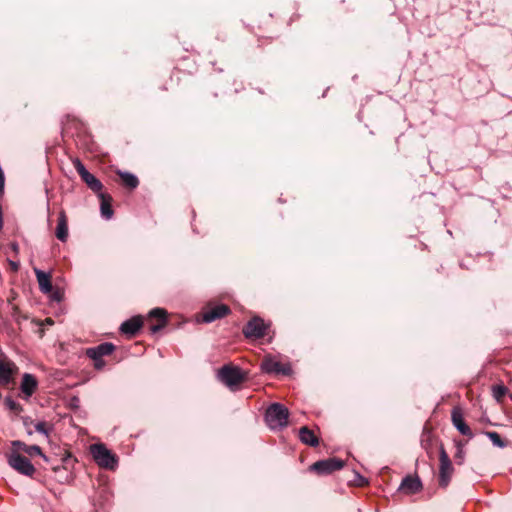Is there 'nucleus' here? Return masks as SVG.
<instances>
[{"label":"nucleus","mask_w":512,"mask_h":512,"mask_svg":"<svg viewBox=\"0 0 512 512\" xmlns=\"http://www.w3.org/2000/svg\"><path fill=\"white\" fill-rule=\"evenodd\" d=\"M289 410L280 403L271 404L265 413V421L272 430H280L287 426Z\"/></svg>","instance_id":"nucleus-1"},{"label":"nucleus","mask_w":512,"mask_h":512,"mask_svg":"<svg viewBox=\"0 0 512 512\" xmlns=\"http://www.w3.org/2000/svg\"><path fill=\"white\" fill-rule=\"evenodd\" d=\"M90 453L101 468L114 470L117 466V456L112 453L107 447L102 443L92 444L90 446Z\"/></svg>","instance_id":"nucleus-2"},{"label":"nucleus","mask_w":512,"mask_h":512,"mask_svg":"<svg viewBox=\"0 0 512 512\" xmlns=\"http://www.w3.org/2000/svg\"><path fill=\"white\" fill-rule=\"evenodd\" d=\"M7 461L11 468L22 475L33 477L36 472V469L30 460L25 455L20 454L17 451H10L7 455Z\"/></svg>","instance_id":"nucleus-3"},{"label":"nucleus","mask_w":512,"mask_h":512,"mask_svg":"<svg viewBox=\"0 0 512 512\" xmlns=\"http://www.w3.org/2000/svg\"><path fill=\"white\" fill-rule=\"evenodd\" d=\"M218 379L233 389L246 379V374L237 366L224 365L218 371Z\"/></svg>","instance_id":"nucleus-4"},{"label":"nucleus","mask_w":512,"mask_h":512,"mask_svg":"<svg viewBox=\"0 0 512 512\" xmlns=\"http://www.w3.org/2000/svg\"><path fill=\"white\" fill-rule=\"evenodd\" d=\"M439 462V485L446 488L450 483L454 468L443 446L439 450Z\"/></svg>","instance_id":"nucleus-5"},{"label":"nucleus","mask_w":512,"mask_h":512,"mask_svg":"<svg viewBox=\"0 0 512 512\" xmlns=\"http://www.w3.org/2000/svg\"><path fill=\"white\" fill-rule=\"evenodd\" d=\"M73 166L89 189L97 194L102 193L103 185L101 181L91 174L78 158L73 160Z\"/></svg>","instance_id":"nucleus-6"},{"label":"nucleus","mask_w":512,"mask_h":512,"mask_svg":"<svg viewBox=\"0 0 512 512\" xmlns=\"http://www.w3.org/2000/svg\"><path fill=\"white\" fill-rule=\"evenodd\" d=\"M267 325L261 318H252L243 328V334L246 338L259 339L265 336Z\"/></svg>","instance_id":"nucleus-7"},{"label":"nucleus","mask_w":512,"mask_h":512,"mask_svg":"<svg viewBox=\"0 0 512 512\" xmlns=\"http://www.w3.org/2000/svg\"><path fill=\"white\" fill-rule=\"evenodd\" d=\"M344 466V461L337 458H329L315 462L311 469L319 474H329L340 470Z\"/></svg>","instance_id":"nucleus-8"},{"label":"nucleus","mask_w":512,"mask_h":512,"mask_svg":"<svg viewBox=\"0 0 512 512\" xmlns=\"http://www.w3.org/2000/svg\"><path fill=\"white\" fill-rule=\"evenodd\" d=\"M261 369L266 373L289 375L291 367L289 364H284L272 357H266L261 363Z\"/></svg>","instance_id":"nucleus-9"},{"label":"nucleus","mask_w":512,"mask_h":512,"mask_svg":"<svg viewBox=\"0 0 512 512\" xmlns=\"http://www.w3.org/2000/svg\"><path fill=\"white\" fill-rule=\"evenodd\" d=\"M229 312L230 308L225 304L208 306L202 312V321L205 323H211L225 317Z\"/></svg>","instance_id":"nucleus-10"},{"label":"nucleus","mask_w":512,"mask_h":512,"mask_svg":"<svg viewBox=\"0 0 512 512\" xmlns=\"http://www.w3.org/2000/svg\"><path fill=\"white\" fill-rule=\"evenodd\" d=\"M10 451H17L18 453L23 455L26 454L29 457L41 456L44 460H47V457L42 453V450L38 445H27L19 440L12 441Z\"/></svg>","instance_id":"nucleus-11"},{"label":"nucleus","mask_w":512,"mask_h":512,"mask_svg":"<svg viewBox=\"0 0 512 512\" xmlns=\"http://www.w3.org/2000/svg\"><path fill=\"white\" fill-rule=\"evenodd\" d=\"M115 347L112 343H102L96 347H91L86 350V355L94 360L98 361L103 356L110 355L114 351Z\"/></svg>","instance_id":"nucleus-12"},{"label":"nucleus","mask_w":512,"mask_h":512,"mask_svg":"<svg viewBox=\"0 0 512 512\" xmlns=\"http://www.w3.org/2000/svg\"><path fill=\"white\" fill-rule=\"evenodd\" d=\"M142 324L141 316H134L121 324L120 331L125 335L134 336L140 330Z\"/></svg>","instance_id":"nucleus-13"},{"label":"nucleus","mask_w":512,"mask_h":512,"mask_svg":"<svg viewBox=\"0 0 512 512\" xmlns=\"http://www.w3.org/2000/svg\"><path fill=\"white\" fill-rule=\"evenodd\" d=\"M451 417H452L453 425L457 428V430L462 435L468 436L470 438L473 437V433H472L470 427L464 422L462 413L458 408H454L452 410Z\"/></svg>","instance_id":"nucleus-14"},{"label":"nucleus","mask_w":512,"mask_h":512,"mask_svg":"<svg viewBox=\"0 0 512 512\" xmlns=\"http://www.w3.org/2000/svg\"><path fill=\"white\" fill-rule=\"evenodd\" d=\"M55 235L61 242H66L68 239V219L64 210L59 212Z\"/></svg>","instance_id":"nucleus-15"},{"label":"nucleus","mask_w":512,"mask_h":512,"mask_svg":"<svg viewBox=\"0 0 512 512\" xmlns=\"http://www.w3.org/2000/svg\"><path fill=\"white\" fill-rule=\"evenodd\" d=\"M16 366L11 361L0 359V384H9L12 380Z\"/></svg>","instance_id":"nucleus-16"},{"label":"nucleus","mask_w":512,"mask_h":512,"mask_svg":"<svg viewBox=\"0 0 512 512\" xmlns=\"http://www.w3.org/2000/svg\"><path fill=\"white\" fill-rule=\"evenodd\" d=\"M422 488V483L418 477L407 476L405 477L400 485V490L406 494H415Z\"/></svg>","instance_id":"nucleus-17"},{"label":"nucleus","mask_w":512,"mask_h":512,"mask_svg":"<svg viewBox=\"0 0 512 512\" xmlns=\"http://www.w3.org/2000/svg\"><path fill=\"white\" fill-rule=\"evenodd\" d=\"M38 386L37 379L29 373H25L21 382V391L25 394L26 398L33 395Z\"/></svg>","instance_id":"nucleus-18"},{"label":"nucleus","mask_w":512,"mask_h":512,"mask_svg":"<svg viewBox=\"0 0 512 512\" xmlns=\"http://www.w3.org/2000/svg\"><path fill=\"white\" fill-rule=\"evenodd\" d=\"M39 288L41 292L48 294L52 291V283H51V276L50 274L40 270V269H34Z\"/></svg>","instance_id":"nucleus-19"},{"label":"nucleus","mask_w":512,"mask_h":512,"mask_svg":"<svg viewBox=\"0 0 512 512\" xmlns=\"http://www.w3.org/2000/svg\"><path fill=\"white\" fill-rule=\"evenodd\" d=\"M166 311L162 308H154L150 311L149 317L150 318H156L158 320V323L155 325H152L150 327V330L152 333L158 332L160 329H162L166 325Z\"/></svg>","instance_id":"nucleus-20"},{"label":"nucleus","mask_w":512,"mask_h":512,"mask_svg":"<svg viewBox=\"0 0 512 512\" xmlns=\"http://www.w3.org/2000/svg\"><path fill=\"white\" fill-rule=\"evenodd\" d=\"M299 438L302 443L312 446V447H315L319 444L318 437L307 426L300 428Z\"/></svg>","instance_id":"nucleus-21"},{"label":"nucleus","mask_w":512,"mask_h":512,"mask_svg":"<svg viewBox=\"0 0 512 512\" xmlns=\"http://www.w3.org/2000/svg\"><path fill=\"white\" fill-rule=\"evenodd\" d=\"M98 197L101 200V206H100L101 215L105 219H110L113 216V210H112V205H111L112 197L103 192L98 194Z\"/></svg>","instance_id":"nucleus-22"},{"label":"nucleus","mask_w":512,"mask_h":512,"mask_svg":"<svg viewBox=\"0 0 512 512\" xmlns=\"http://www.w3.org/2000/svg\"><path fill=\"white\" fill-rule=\"evenodd\" d=\"M118 175L123 184L130 189H135L139 184L138 178L129 172H119Z\"/></svg>","instance_id":"nucleus-23"},{"label":"nucleus","mask_w":512,"mask_h":512,"mask_svg":"<svg viewBox=\"0 0 512 512\" xmlns=\"http://www.w3.org/2000/svg\"><path fill=\"white\" fill-rule=\"evenodd\" d=\"M486 436L491 440L494 446L499 448H504L506 446L505 441L501 438V436L494 431H488L485 433Z\"/></svg>","instance_id":"nucleus-24"},{"label":"nucleus","mask_w":512,"mask_h":512,"mask_svg":"<svg viewBox=\"0 0 512 512\" xmlns=\"http://www.w3.org/2000/svg\"><path fill=\"white\" fill-rule=\"evenodd\" d=\"M35 431L43 434L46 438H48L51 431V425L45 421H40L35 424Z\"/></svg>","instance_id":"nucleus-25"},{"label":"nucleus","mask_w":512,"mask_h":512,"mask_svg":"<svg viewBox=\"0 0 512 512\" xmlns=\"http://www.w3.org/2000/svg\"><path fill=\"white\" fill-rule=\"evenodd\" d=\"M507 388L504 385H495L492 388L493 397L497 401H501L502 398L507 394Z\"/></svg>","instance_id":"nucleus-26"},{"label":"nucleus","mask_w":512,"mask_h":512,"mask_svg":"<svg viewBox=\"0 0 512 512\" xmlns=\"http://www.w3.org/2000/svg\"><path fill=\"white\" fill-rule=\"evenodd\" d=\"M5 405L10 411H12L16 414H18L22 411L21 405L19 403H17L16 401H14L11 397H7L5 399Z\"/></svg>","instance_id":"nucleus-27"},{"label":"nucleus","mask_w":512,"mask_h":512,"mask_svg":"<svg viewBox=\"0 0 512 512\" xmlns=\"http://www.w3.org/2000/svg\"><path fill=\"white\" fill-rule=\"evenodd\" d=\"M457 451L455 453V459L458 464H462L465 457L464 445L461 442L456 443Z\"/></svg>","instance_id":"nucleus-28"},{"label":"nucleus","mask_w":512,"mask_h":512,"mask_svg":"<svg viewBox=\"0 0 512 512\" xmlns=\"http://www.w3.org/2000/svg\"><path fill=\"white\" fill-rule=\"evenodd\" d=\"M94 366L96 369H101L104 366V361L102 359L94 361Z\"/></svg>","instance_id":"nucleus-29"},{"label":"nucleus","mask_w":512,"mask_h":512,"mask_svg":"<svg viewBox=\"0 0 512 512\" xmlns=\"http://www.w3.org/2000/svg\"><path fill=\"white\" fill-rule=\"evenodd\" d=\"M10 265L14 271H17L19 268V264L16 262H10Z\"/></svg>","instance_id":"nucleus-30"},{"label":"nucleus","mask_w":512,"mask_h":512,"mask_svg":"<svg viewBox=\"0 0 512 512\" xmlns=\"http://www.w3.org/2000/svg\"><path fill=\"white\" fill-rule=\"evenodd\" d=\"M12 248H13V250H15V251H16V250L18 249V245H17V244H13V245H12Z\"/></svg>","instance_id":"nucleus-31"}]
</instances>
